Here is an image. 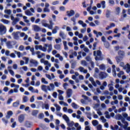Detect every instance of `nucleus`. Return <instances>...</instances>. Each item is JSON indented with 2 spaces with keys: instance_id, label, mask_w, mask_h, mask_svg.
<instances>
[{
  "instance_id": "obj_13",
  "label": "nucleus",
  "mask_w": 130,
  "mask_h": 130,
  "mask_svg": "<svg viewBox=\"0 0 130 130\" xmlns=\"http://www.w3.org/2000/svg\"><path fill=\"white\" fill-rule=\"evenodd\" d=\"M93 33L94 34L96 35V38H99V36L100 37H102L103 36V34L101 32H97L96 30H93Z\"/></svg>"
},
{
  "instance_id": "obj_45",
  "label": "nucleus",
  "mask_w": 130,
  "mask_h": 130,
  "mask_svg": "<svg viewBox=\"0 0 130 130\" xmlns=\"http://www.w3.org/2000/svg\"><path fill=\"white\" fill-rule=\"evenodd\" d=\"M62 40L61 38L56 39H55V42L56 44L59 43V42H61Z\"/></svg>"
},
{
  "instance_id": "obj_34",
  "label": "nucleus",
  "mask_w": 130,
  "mask_h": 130,
  "mask_svg": "<svg viewBox=\"0 0 130 130\" xmlns=\"http://www.w3.org/2000/svg\"><path fill=\"white\" fill-rule=\"evenodd\" d=\"M124 124H125V125H122V126H123V128H124V129H126V128H127V126L128 125V122L127 121H125Z\"/></svg>"
},
{
  "instance_id": "obj_2",
  "label": "nucleus",
  "mask_w": 130,
  "mask_h": 130,
  "mask_svg": "<svg viewBox=\"0 0 130 130\" xmlns=\"http://www.w3.org/2000/svg\"><path fill=\"white\" fill-rule=\"evenodd\" d=\"M16 44H17V42L16 41H9L6 42V46L8 49H12Z\"/></svg>"
},
{
  "instance_id": "obj_20",
  "label": "nucleus",
  "mask_w": 130,
  "mask_h": 130,
  "mask_svg": "<svg viewBox=\"0 0 130 130\" xmlns=\"http://www.w3.org/2000/svg\"><path fill=\"white\" fill-rule=\"evenodd\" d=\"M93 4V0H90V6L88 7L87 8V11L88 12H90V10L91 9V6H92Z\"/></svg>"
},
{
  "instance_id": "obj_1",
  "label": "nucleus",
  "mask_w": 130,
  "mask_h": 130,
  "mask_svg": "<svg viewBox=\"0 0 130 130\" xmlns=\"http://www.w3.org/2000/svg\"><path fill=\"white\" fill-rule=\"evenodd\" d=\"M93 55L95 56V60H102L103 58L102 57V52L100 50H98L96 52V51L93 52Z\"/></svg>"
},
{
  "instance_id": "obj_54",
  "label": "nucleus",
  "mask_w": 130,
  "mask_h": 130,
  "mask_svg": "<svg viewBox=\"0 0 130 130\" xmlns=\"http://www.w3.org/2000/svg\"><path fill=\"white\" fill-rule=\"evenodd\" d=\"M76 63L75 62H73L71 64V68L72 69H74L76 68Z\"/></svg>"
},
{
  "instance_id": "obj_63",
  "label": "nucleus",
  "mask_w": 130,
  "mask_h": 130,
  "mask_svg": "<svg viewBox=\"0 0 130 130\" xmlns=\"http://www.w3.org/2000/svg\"><path fill=\"white\" fill-rule=\"evenodd\" d=\"M38 113V111L34 110L33 111V115H36Z\"/></svg>"
},
{
  "instance_id": "obj_15",
  "label": "nucleus",
  "mask_w": 130,
  "mask_h": 130,
  "mask_svg": "<svg viewBox=\"0 0 130 130\" xmlns=\"http://www.w3.org/2000/svg\"><path fill=\"white\" fill-rule=\"evenodd\" d=\"M25 126H26V127H31V126H32V123L31 122L26 121Z\"/></svg>"
},
{
  "instance_id": "obj_26",
  "label": "nucleus",
  "mask_w": 130,
  "mask_h": 130,
  "mask_svg": "<svg viewBox=\"0 0 130 130\" xmlns=\"http://www.w3.org/2000/svg\"><path fill=\"white\" fill-rule=\"evenodd\" d=\"M62 117L65 120V121H66L67 123H68L69 122H70V119H69V117L66 115H64L62 116Z\"/></svg>"
},
{
  "instance_id": "obj_40",
  "label": "nucleus",
  "mask_w": 130,
  "mask_h": 130,
  "mask_svg": "<svg viewBox=\"0 0 130 130\" xmlns=\"http://www.w3.org/2000/svg\"><path fill=\"white\" fill-rule=\"evenodd\" d=\"M59 4V2L58 1H54L52 3V5L53 6H56L57 5H58Z\"/></svg>"
},
{
  "instance_id": "obj_51",
  "label": "nucleus",
  "mask_w": 130,
  "mask_h": 130,
  "mask_svg": "<svg viewBox=\"0 0 130 130\" xmlns=\"http://www.w3.org/2000/svg\"><path fill=\"white\" fill-rule=\"evenodd\" d=\"M23 59H24V60L25 61V63L26 64H27V63H28L29 62V58H28L26 57H24Z\"/></svg>"
},
{
  "instance_id": "obj_58",
  "label": "nucleus",
  "mask_w": 130,
  "mask_h": 130,
  "mask_svg": "<svg viewBox=\"0 0 130 130\" xmlns=\"http://www.w3.org/2000/svg\"><path fill=\"white\" fill-rule=\"evenodd\" d=\"M10 56L12 57V58H16V55L14 53L10 54Z\"/></svg>"
},
{
  "instance_id": "obj_38",
  "label": "nucleus",
  "mask_w": 130,
  "mask_h": 130,
  "mask_svg": "<svg viewBox=\"0 0 130 130\" xmlns=\"http://www.w3.org/2000/svg\"><path fill=\"white\" fill-rule=\"evenodd\" d=\"M105 4H106V2L105 1H103L101 2V5H102V8L104 9H105V8H106Z\"/></svg>"
},
{
  "instance_id": "obj_10",
  "label": "nucleus",
  "mask_w": 130,
  "mask_h": 130,
  "mask_svg": "<svg viewBox=\"0 0 130 130\" xmlns=\"http://www.w3.org/2000/svg\"><path fill=\"white\" fill-rule=\"evenodd\" d=\"M118 55L119 56V57H121V58H123V57L125 55V53L124 51L119 50V51L118 52Z\"/></svg>"
},
{
  "instance_id": "obj_24",
  "label": "nucleus",
  "mask_w": 130,
  "mask_h": 130,
  "mask_svg": "<svg viewBox=\"0 0 130 130\" xmlns=\"http://www.w3.org/2000/svg\"><path fill=\"white\" fill-rule=\"evenodd\" d=\"M72 89H69L67 92V96L69 98L71 96Z\"/></svg>"
},
{
  "instance_id": "obj_32",
  "label": "nucleus",
  "mask_w": 130,
  "mask_h": 130,
  "mask_svg": "<svg viewBox=\"0 0 130 130\" xmlns=\"http://www.w3.org/2000/svg\"><path fill=\"white\" fill-rule=\"evenodd\" d=\"M68 126H69L70 127H72V126H73L74 124V122L73 121H71V122H70V121L67 123Z\"/></svg>"
},
{
  "instance_id": "obj_46",
  "label": "nucleus",
  "mask_w": 130,
  "mask_h": 130,
  "mask_svg": "<svg viewBox=\"0 0 130 130\" xmlns=\"http://www.w3.org/2000/svg\"><path fill=\"white\" fill-rule=\"evenodd\" d=\"M2 121H3V122L4 123H5L6 125H7V124L8 123V122H9V121H8V120L6 119V118H2Z\"/></svg>"
},
{
  "instance_id": "obj_43",
  "label": "nucleus",
  "mask_w": 130,
  "mask_h": 130,
  "mask_svg": "<svg viewBox=\"0 0 130 130\" xmlns=\"http://www.w3.org/2000/svg\"><path fill=\"white\" fill-rule=\"evenodd\" d=\"M8 71L9 72L10 75H11V76H15V72H14V71H13L12 70H8Z\"/></svg>"
},
{
  "instance_id": "obj_14",
  "label": "nucleus",
  "mask_w": 130,
  "mask_h": 130,
  "mask_svg": "<svg viewBox=\"0 0 130 130\" xmlns=\"http://www.w3.org/2000/svg\"><path fill=\"white\" fill-rule=\"evenodd\" d=\"M19 21V18H15V19H14V20H13V22H12L13 26H15V25H16L17 23H18Z\"/></svg>"
},
{
  "instance_id": "obj_28",
  "label": "nucleus",
  "mask_w": 130,
  "mask_h": 130,
  "mask_svg": "<svg viewBox=\"0 0 130 130\" xmlns=\"http://www.w3.org/2000/svg\"><path fill=\"white\" fill-rule=\"evenodd\" d=\"M1 21L3 23H4V24H6V25H8V24H9V23H10V21L6 20V19H1Z\"/></svg>"
},
{
  "instance_id": "obj_3",
  "label": "nucleus",
  "mask_w": 130,
  "mask_h": 130,
  "mask_svg": "<svg viewBox=\"0 0 130 130\" xmlns=\"http://www.w3.org/2000/svg\"><path fill=\"white\" fill-rule=\"evenodd\" d=\"M7 33V27L3 24H0V35H4Z\"/></svg>"
},
{
  "instance_id": "obj_21",
  "label": "nucleus",
  "mask_w": 130,
  "mask_h": 130,
  "mask_svg": "<svg viewBox=\"0 0 130 130\" xmlns=\"http://www.w3.org/2000/svg\"><path fill=\"white\" fill-rule=\"evenodd\" d=\"M123 58L120 56H117L115 57V59L117 63H119L122 60Z\"/></svg>"
},
{
  "instance_id": "obj_12",
  "label": "nucleus",
  "mask_w": 130,
  "mask_h": 130,
  "mask_svg": "<svg viewBox=\"0 0 130 130\" xmlns=\"http://www.w3.org/2000/svg\"><path fill=\"white\" fill-rule=\"evenodd\" d=\"M29 101V98L26 95L22 97V103H27Z\"/></svg>"
},
{
  "instance_id": "obj_59",
  "label": "nucleus",
  "mask_w": 130,
  "mask_h": 130,
  "mask_svg": "<svg viewBox=\"0 0 130 130\" xmlns=\"http://www.w3.org/2000/svg\"><path fill=\"white\" fill-rule=\"evenodd\" d=\"M44 64L46 65V66H49V67H51V64L49 63L48 61L47 60H45L44 61Z\"/></svg>"
},
{
  "instance_id": "obj_37",
  "label": "nucleus",
  "mask_w": 130,
  "mask_h": 130,
  "mask_svg": "<svg viewBox=\"0 0 130 130\" xmlns=\"http://www.w3.org/2000/svg\"><path fill=\"white\" fill-rule=\"evenodd\" d=\"M113 86V84H110L108 85L109 87V90L110 91H113L114 89V87L113 86Z\"/></svg>"
},
{
  "instance_id": "obj_62",
  "label": "nucleus",
  "mask_w": 130,
  "mask_h": 130,
  "mask_svg": "<svg viewBox=\"0 0 130 130\" xmlns=\"http://www.w3.org/2000/svg\"><path fill=\"white\" fill-rule=\"evenodd\" d=\"M86 60L87 61H91V58H90V56H87L86 57Z\"/></svg>"
},
{
  "instance_id": "obj_44",
  "label": "nucleus",
  "mask_w": 130,
  "mask_h": 130,
  "mask_svg": "<svg viewBox=\"0 0 130 130\" xmlns=\"http://www.w3.org/2000/svg\"><path fill=\"white\" fill-rule=\"evenodd\" d=\"M44 13H46V12L50 13V10L49 9H48V8H45L44 9Z\"/></svg>"
},
{
  "instance_id": "obj_27",
  "label": "nucleus",
  "mask_w": 130,
  "mask_h": 130,
  "mask_svg": "<svg viewBox=\"0 0 130 130\" xmlns=\"http://www.w3.org/2000/svg\"><path fill=\"white\" fill-rule=\"evenodd\" d=\"M54 48L57 50H60L61 49V45L59 44H56L54 46Z\"/></svg>"
},
{
  "instance_id": "obj_52",
  "label": "nucleus",
  "mask_w": 130,
  "mask_h": 130,
  "mask_svg": "<svg viewBox=\"0 0 130 130\" xmlns=\"http://www.w3.org/2000/svg\"><path fill=\"white\" fill-rule=\"evenodd\" d=\"M93 101H96L98 102H100L99 100L98 99V97L96 96H93Z\"/></svg>"
},
{
  "instance_id": "obj_31",
  "label": "nucleus",
  "mask_w": 130,
  "mask_h": 130,
  "mask_svg": "<svg viewBox=\"0 0 130 130\" xmlns=\"http://www.w3.org/2000/svg\"><path fill=\"white\" fill-rule=\"evenodd\" d=\"M25 14L27 16H31L32 15V13H31V11H30V10H27L25 11Z\"/></svg>"
},
{
  "instance_id": "obj_6",
  "label": "nucleus",
  "mask_w": 130,
  "mask_h": 130,
  "mask_svg": "<svg viewBox=\"0 0 130 130\" xmlns=\"http://www.w3.org/2000/svg\"><path fill=\"white\" fill-rule=\"evenodd\" d=\"M99 77L101 80L105 79L107 77V74L104 72H101L99 74Z\"/></svg>"
},
{
  "instance_id": "obj_25",
  "label": "nucleus",
  "mask_w": 130,
  "mask_h": 130,
  "mask_svg": "<svg viewBox=\"0 0 130 130\" xmlns=\"http://www.w3.org/2000/svg\"><path fill=\"white\" fill-rule=\"evenodd\" d=\"M42 48H43L42 45H36L35 46V49L36 50H38L39 49H40V50H42Z\"/></svg>"
},
{
  "instance_id": "obj_30",
  "label": "nucleus",
  "mask_w": 130,
  "mask_h": 130,
  "mask_svg": "<svg viewBox=\"0 0 130 130\" xmlns=\"http://www.w3.org/2000/svg\"><path fill=\"white\" fill-rule=\"evenodd\" d=\"M25 49L26 50H29V49H30L31 54L33 55V48H31L30 46H27L25 48Z\"/></svg>"
},
{
  "instance_id": "obj_33",
  "label": "nucleus",
  "mask_w": 130,
  "mask_h": 130,
  "mask_svg": "<svg viewBox=\"0 0 130 130\" xmlns=\"http://www.w3.org/2000/svg\"><path fill=\"white\" fill-rule=\"evenodd\" d=\"M92 123L94 126H96L99 124V122L97 120H94L92 121Z\"/></svg>"
},
{
  "instance_id": "obj_50",
  "label": "nucleus",
  "mask_w": 130,
  "mask_h": 130,
  "mask_svg": "<svg viewBox=\"0 0 130 130\" xmlns=\"http://www.w3.org/2000/svg\"><path fill=\"white\" fill-rule=\"evenodd\" d=\"M100 69L102 70H104L106 68L105 66L103 64L100 65Z\"/></svg>"
},
{
  "instance_id": "obj_42",
  "label": "nucleus",
  "mask_w": 130,
  "mask_h": 130,
  "mask_svg": "<svg viewBox=\"0 0 130 130\" xmlns=\"http://www.w3.org/2000/svg\"><path fill=\"white\" fill-rule=\"evenodd\" d=\"M72 106L73 108H74L75 109H77L78 108V105L76 104H75V103H72Z\"/></svg>"
},
{
  "instance_id": "obj_11",
  "label": "nucleus",
  "mask_w": 130,
  "mask_h": 130,
  "mask_svg": "<svg viewBox=\"0 0 130 130\" xmlns=\"http://www.w3.org/2000/svg\"><path fill=\"white\" fill-rule=\"evenodd\" d=\"M13 111H9L8 112H7V115L6 116V118L7 119H9L10 118H11V116H13Z\"/></svg>"
},
{
  "instance_id": "obj_64",
  "label": "nucleus",
  "mask_w": 130,
  "mask_h": 130,
  "mask_svg": "<svg viewBox=\"0 0 130 130\" xmlns=\"http://www.w3.org/2000/svg\"><path fill=\"white\" fill-rule=\"evenodd\" d=\"M97 130H102V125L101 124L97 126Z\"/></svg>"
},
{
  "instance_id": "obj_16",
  "label": "nucleus",
  "mask_w": 130,
  "mask_h": 130,
  "mask_svg": "<svg viewBox=\"0 0 130 130\" xmlns=\"http://www.w3.org/2000/svg\"><path fill=\"white\" fill-rule=\"evenodd\" d=\"M19 105H20V101H17L16 102L13 103V107L17 108L19 107Z\"/></svg>"
},
{
  "instance_id": "obj_17",
  "label": "nucleus",
  "mask_w": 130,
  "mask_h": 130,
  "mask_svg": "<svg viewBox=\"0 0 130 130\" xmlns=\"http://www.w3.org/2000/svg\"><path fill=\"white\" fill-rule=\"evenodd\" d=\"M59 37H61L63 40L66 39V35H64V34L62 31H60L59 32Z\"/></svg>"
},
{
  "instance_id": "obj_4",
  "label": "nucleus",
  "mask_w": 130,
  "mask_h": 130,
  "mask_svg": "<svg viewBox=\"0 0 130 130\" xmlns=\"http://www.w3.org/2000/svg\"><path fill=\"white\" fill-rule=\"evenodd\" d=\"M12 36L15 40H19L20 39V31L13 32Z\"/></svg>"
},
{
  "instance_id": "obj_7",
  "label": "nucleus",
  "mask_w": 130,
  "mask_h": 130,
  "mask_svg": "<svg viewBox=\"0 0 130 130\" xmlns=\"http://www.w3.org/2000/svg\"><path fill=\"white\" fill-rule=\"evenodd\" d=\"M25 120V115L21 114L18 117V121L20 123H22Z\"/></svg>"
},
{
  "instance_id": "obj_19",
  "label": "nucleus",
  "mask_w": 130,
  "mask_h": 130,
  "mask_svg": "<svg viewBox=\"0 0 130 130\" xmlns=\"http://www.w3.org/2000/svg\"><path fill=\"white\" fill-rule=\"evenodd\" d=\"M115 11H116V14L117 15H119V14H120V8L119 7H118L117 8H116L115 9Z\"/></svg>"
},
{
  "instance_id": "obj_29",
  "label": "nucleus",
  "mask_w": 130,
  "mask_h": 130,
  "mask_svg": "<svg viewBox=\"0 0 130 130\" xmlns=\"http://www.w3.org/2000/svg\"><path fill=\"white\" fill-rule=\"evenodd\" d=\"M4 12L5 14H7L8 15H11L12 14V10L9 9V10H5Z\"/></svg>"
},
{
  "instance_id": "obj_41",
  "label": "nucleus",
  "mask_w": 130,
  "mask_h": 130,
  "mask_svg": "<svg viewBox=\"0 0 130 130\" xmlns=\"http://www.w3.org/2000/svg\"><path fill=\"white\" fill-rule=\"evenodd\" d=\"M14 52H15V54L17 55L18 57H19V58L21 57V52H18L16 50L14 51Z\"/></svg>"
},
{
  "instance_id": "obj_53",
  "label": "nucleus",
  "mask_w": 130,
  "mask_h": 130,
  "mask_svg": "<svg viewBox=\"0 0 130 130\" xmlns=\"http://www.w3.org/2000/svg\"><path fill=\"white\" fill-rule=\"evenodd\" d=\"M110 16V11L109 10H107V13H106V17L109 18Z\"/></svg>"
},
{
  "instance_id": "obj_35",
  "label": "nucleus",
  "mask_w": 130,
  "mask_h": 130,
  "mask_svg": "<svg viewBox=\"0 0 130 130\" xmlns=\"http://www.w3.org/2000/svg\"><path fill=\"white\" fill-rule=\"evenodd\" d=\"M42 89L45 92H47V86L46 85H42Z\"/></svg>"
},
{
  "instance_id": "obj_61",
  "label": "nucleus",
  "mask_w": 130,
  "mask_h": 130,
  "mask_svg": "<svg viewBox=\"0 0 130 130\" xmlns=\"http://www.w3.org/2000/svg\"><path fill=\"white\" fill-rule=\"evenodd\" d=\"M25 35L26 34H25V32H20L19 36H20V37H24Z\"/></svg>"
},
{
  "instance_id": "obj_36",
  "label": "nucleus",
  "mask_w": 130,
  "mask_h": 130,
  "mask_svg": "<svg viewBox=\"0 0 130 130\" xmlns=\"http://www.w3.org/2000/svg\"><path fill=\"white\" fill-rule=\"evenodd\" d=\"M48 47H49V49H48V53H50L52 49V46L51 44H50L48 46Z\"/></svg>"
},
{
  "instance_id": "obj_57",
  "label": "nucleus",
  "mask_w": 130,
  "mask_h": 130,
  "mask_svg": "<svg viewBox=\"0 0 130 130\" xmlns=\"http://www.w3.org/2000/svg\"><path fill=\"white\" fill-rule=\"evenodd\" d=\"M87 114V117L90 119L91 120L92 119V117H91V113H86Z\"/></svg>"
},
{
  "instance_id": "obj_18",
  "label": "nucleus",
  "mask_w": 130,
  "mask_h": 130,
  "mask_svg": "<svg viewBox=\"0 0 130 130\" xmlns=\"http://www.w3.org/2000/svg\"><path fill=\"white\" fill-rule=\"evenodd\" d=\"M54 107H56V110L57 111H60L61 108L60 106H59L57 104H54Z\"/></svg>"
},
{
  "instance_id": "obj_22",
  "label": "nucleus",
  "mask_w": 130,
  "mask_h": 130,
  "mask_svg": "<svg viewBox=\"0 0 130 130\" xmlns=\"http://www.w3.org/2000/svg\"><path fill=\"white\" fill-rule=\"evenodd\" d=\"M126 13V10L123 9L122 10V14H123V18H126L127 16V15L125 14Z\"/></svg>"
},
{
  "instance_id": "obj_60",
  "label": "nucleus",
  "mask_w": 130,
  "mask_h": 130,
  "mask_svg": "<svg viewBox=\"0 0 130 130\" xmlns=\"http://www.w3.org/2000/svg\"><path fill=\"white\" fill-rule=\"evenodd\" d=\"M44 117V115L43 113H41L39 115V118L40 119H43Z\"/></svg>"
},
{
  "instance_id": "obj_47",
  "label": "nucleus",
  "mask_w": 130,
  "mask_h": 130,
  "mask_svg": "<svg viewBox=\"0 0 130 130\" xmlns=\"http://www.w3.org/2000/svg\"><path fill=\"white\" fill-rule=\"evenodd\" d=\"M12 101H13V99L12 98L9 99L7 102V104H10V103H12Z\"/></svg>"
},
{
  "instance_id": "obj_9",
  "label": "nucleus",
  "mask_w": 130,
  "mask_h": 130,
  "mask_svg": "<svg viewBox=\"0 0 130 130\" xmlns=\"http://www.w3.org/2000/svg\"><path fill=\"white\" fill-rule=\"evenodd\" d=\"M67 14L68 17H72L75 15V11L73 10H71L70 11H67Z\"/></svg>"
},
{
  "instance_id": "obj_5",
  "label": "nucleus",
  "mask_w": 130,
  "mask_h": 130,
  "mask_svg": "<svg viewBox=\"0 0 130 130\" xmlns=\"http://www.w3.org/2000/svg\"><path fill=\"white\" fill-rule=\"evenodd\" d=\"M49 22L50 23V25L47 23H45L44 24V26L45 27H48L49 29H52L53 26L54 24V23L53 22V21L52 20H50V21H49Z\"/></svg>"
},
{
  "instance_id": "obj_39",
  "label": "nucleus",
  "mask_w": 130,
  "mask_h": 130,
  "mask_svg": "<svg viewBox=\"0 0 130 130\" xmlns=\"http://www.w3.org/2000/svg\"><path fill=\"white\" fill-rule=\"evenodd\" d=\"M104 46L106 48H109V47H110V44L108 42H106L104 43Z\"/></svg>"
},
{
  "instance_id": "obj_49",
  "label": "nucleus",
  "mask_w": 130,
  "mask_h": 130,
  "mask_svg": "<svg viewBox=\"0 0 130 130\" xmlns=\"http://www.w3.org/2000/svg\"><path fill=\"white\" fill-rule=\"evenodd\" d=\"M42 82L46 84H47L48 83V82L47 81H46L45 78H42Z\"/></svg>"
},
{
  "instance_id": "obj_55",
  "label": "nucleus",
  "mask_w": 130,
  "mask_h": 130,
  "mask_svg": "<svg viewBox=\"0 0 130 130\" xmlns=\"http://www.w3.org/2000/svg\"><path fill=\"white\" fill-rule=\"evenodd\" d=\"M81 64L85 66H87V62L85 60L81 61Z\"/></svg>"
},
{
  "instance_id": "obj_23",
  "label": "nucleus",
  "mask_w": 130,
  "mask_h": 130,
  "mask_svg": "<svg viewBox=\"0 0 130 130\" xmlns=\"http://www.w3.org/2000/svg\"><path fill=\"white\" fill-rule=\"evenodd\" d=\"M34 29L36 31H39L41 28L37 25H34Z\"/></svg>"
},
{
  "instance_id": "obj_56",
  "label": "nucleus",
  "mask_w": 130,
  "mask_h": 130,
  "mask_svg": "<svg viewBox=\"0 0 130 130\" xmlns=\"http://www.w3.org/2000/svg\"><path fill=\"white\" fill-rule=\"evenodd\" d=\"M24 46L23 45H20L19 47V50H20V51H23V50H24Z\"/></svg>"
},
{
  "instance_id": "obj_48",
  "label": "nucleus",
  "mask_w": 130,
  "mask_h": 130,
  "mask_svg": "<svg viewBox=\"0 0 130 130\" xmlns=\"http://www.w3.org/2000/svg\"><path fill=\"white\" fill-rule=\"evenodd\" d=\"M81 87L84 89V90L87 91L88 90V88L86 86H85V85H82Z\"/></svg>"
},
{
  "instance_id": "obj_8",
  "label": "nucleus",
  "mask_w": 130,
  "mask_h": 130,
  "mask_svg": "<svg viewBox=\"0 0 130 130\" xmlns=\"http://www.w3.org/2000/svg\"><path fill=\"white\" fill-rule=\"evenodd\" d=\"M80 17L79 13H77L75 14V16L73 17H72L71 21H72L74 22V24H75L76 18H78Z\"/></svg>"
}]
</instances>
